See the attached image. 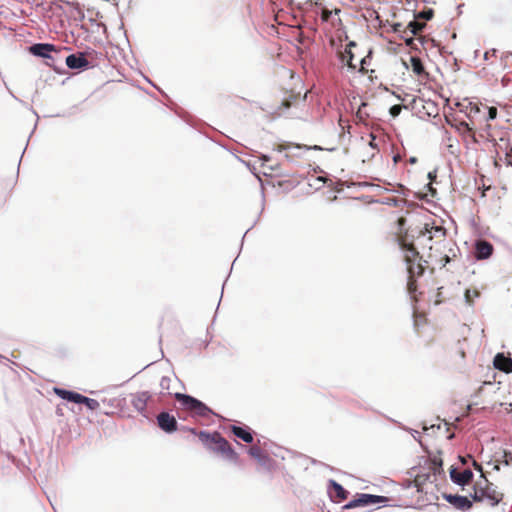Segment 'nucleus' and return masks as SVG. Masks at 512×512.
<instances>
[{
    "instance_id": "1",
    "label": "nucleus",
    "mask_w": 512,
    "mask_h": 512,
    "mask_svg": "<svg viewBox=\"0 0 512 512\" xmlns=\"http://www.w3.org/2000/svg\"><path fill=\"white\" fill-rule=\"evenodd\" d=\"M175 398L185 409L195 412L198 416L207 417L214 414L206 404L188 394L175 393Z\"/></svg>"
},
{
    "instance_id": "2",
    "label": "nucleus",
    "mask_w": 512,
    "mask_h": 512,
    "mask_svg": "<svg viewBox=\"0 0 512 512\" xmlns=\"http://www.w3.org/2000/svg\"><path fill=\"white\" fill-rule=\"evenodd\" d=\"M387 497L379 496V495H373V494H360L358 498L351 500L348 502L344 508L345 509H351L354 507L359 506H368V505H375L379 503H385L387 502Z\"/></svg>"
},
{
    "instance_id": "3",
    "label": "nucleus",
    "mask_w": 512,
    "mask_h": 512,
    "mask_svg": "<svg viewBox=\"0 0 512 512\" xmlns=\"http://www.w3.org/2000/svg\"><path fill=\"white\" fill-rule=\"evenodd\" d=\"M482 482L484 483L483 492L485 496V503L492 507L498 505L503 499V494L497 490V487L494 484L489 483L486 478H484Z\"/></svg>"
},
{
    "instance_id": "4",
    "label": "nucleus",
    "mask_w": 512,
    "mask_h": 512,
    "mask_svg": "<svg viewBox=\"0 0 512 512\" xmlns=\"http://www.w3.org/2000/svg\"><path fill=\"white\" fill-rule=\"evenodd\" d=\"M157 422L160 429L166 433H173L177 430V421L174 416L167 412H162L157 416Z\"/></svg>"
},
{
    "instance_id": "5",
    "label": "nucleus",
    "mask_w": 512,
    "mask_h": 512,
    "mask_svg": "<svg viewBox=\"0 0 512 512\" xmlns=\"http://www.w3.org/2000/svg\"><path fill=\"white\" fill-rule=\"evenodd\" d=\"M443 497L448 503L459 510L465 511L472 507V501L466 496L444 494Z\"/></svg>"
},
{
    "instance_id": "6",
    "label": "nucleus",
    "mask_w": 512,
    "mask_h": 512,
    "mask_svg": "<svg viewBox=\"0 0 512 512\" xmlns=\"http://www.w3.org/2000/svg\"><path fill=\"white\" fill-rule=\"evenodd\" d=\"M450 478L453 483L463 487L472 480L473 472L470 469H465L464 471L458 473L457 469L452 467L450 469Z\"/></svg>"
},
{
    "instance_id": "7",
    "label": "nucleus",
    "mask_w": 512,
    "mask_h": 512,
    "mask_svg": "<svg viewBox=\"0 0 512 512\" xmlns=\"http://www.w3.org/2000/svg\"><path fill=\"white\" fill-rule=\"evenodd\" d=\"M65 63L70 69H82L89 66V62L83 53L68 55L65 59Z\"/></svg>"
},
{
    "instance_id": "8",
    "label": "nucleus",
    "mask_w": 512,
    "mask_h": 512,
    "mask_svg": "<svg viewBox=\"0 0 512 512\" xmlns=\"http://www.w3.org/2000/svg\"><path fill=\"white\" fill-rule=\"evenodd\" d=\"M475 249V257L477 260L488 259L493 253V245L486 240L476 241Z\"/></svg>"
},
{
    "instance_id": "9",
    "label": "nucleus",
    "mask_w": 512,
    "mask_h": 512,
    "mask_svg": "<svg viewBox=\"0 0 512 512\" xmlns=\"http://www.w3.org/2000/svg\"><path fill=\"white\" fill-rule=\"evenodd\" d=\"M55 51V46L49 43H37L30 47V52L34 56L52 59L50 52Z\"/></svg>"
},
{
    "instance_id": "10",
    "label": "nucleus",
    "mask_w": 512,
    "mask_h": 512,
    "mask_svg": "<svg viewBox=\"0 0 512 512\" xmlns=\"http://www.w3.org/2000/svg\"><path fill=\"white\" fill-rule=\"evenodd\" d=\"M493 365L497 370L505 373L512 372V359L506 357L503 353H498L494 357Z\"/></svg>"
},
{
    "instance_id": "11",
    "label": "nucleus",
    "mask_w": 512,
    "mask_h": 512,
    "mask_svg": "<svg viewBox=\"0 0 512 512\" xmlns=\"http://www.w3.org/2000/svg\"><path fill=\"white\" fill-rule=\"evenodd\" d=\"M54 392L61 399L80 404L82 394H79V393L73 392V391H69L66 389H62V388H54Z\"/></svg>"
},
{
    "instance_id": "12",
    "label": "nucleus",
    "mask_w": 512,
    "mask_h": 512,
    "mask_svg": "<svg viewBox=\"0 0 512 512\" xmlns=\"http://www.w3.org/2000/svg\"><path fill=\"white\" fill-rule=\"evenodd\" d=\"M249 454L256 459L261 465H265L267 461L269 460L268 456L263 453L260 447L258 446H252L249 449Z\"/></svg>"
},
{
    "instance_id": "13",
    "label": "nucleus",
    "mask_w": 512,
    "mask_h": 512,
    "mask_svg": "<svg viewBox=\"0 0 512 512\" xmlns=\"http://www.w3.org/2000/svg\"><path fill=\"white\" fill-rule=\"evenodd\" d=\"M232 432L236 437L240 438L246 443H251L253 441L252 434L249 431L243 429L242 427L232 426Z\"/></svg>"
},
{
    "instance_id": "14",
    "label": "nucleus",
    "mask_w": 512,
    "mask_h": 512,
    "mask_svg": "<svg viewBox=\"0 0 512 512\" xmlns=\"http://www.w3.org/2000/svg\"><path fill=\"white\" fill-rule=\"evenodd\" d=\"M211 439L215 444H217V450L221 453L226 452V450L230 447L228 441L225 440L219 433H214Z\"/></svg>"
},
{
    "instance_id": "15",
    "label": "nucleus",
    "mask_w": 512,
    "mask_h": 512,
    "mask_svg": "<svg viewBox=\"0 0 512 512\" xmlns=\"http://www.w3.org/2000/svg\"><path fill=\"white\" fill-rule=\"evenodd\" d=\"M483 482L480 481L474 486L473 493L470 494L471 498L476 502H485V496L483 492Z\"/></svg>"
},
{
    "instance_id": "16",
    "label": "nucleus",
    "mask_w": 512,
    "mask_h": 512,
    "mask_svg": "<svg viewBox=\"0 0 512 512\" xmlns=\"http://www.w3.org/2000/svg\"><path fill=\"white\" fill-rule=\"evenodd\" d=\"M329 484L334 489L336 496L340 500H344L347 498L348 492L343 488V486L341 484H339L335 480H329Z\"/></svg>"
},
{
    "instance_id": "17",
    "label": "nucleus",
    "mask_w": 512,
    "mask_h": 512,
    "mask_svg": "<svg viewBox=\"0 0 512 512\" xmlns=\"http://www.w3.org/2000/svg\"><path fill=\"white\" fill-rule=\"evenodd\" d=\"M80 404H85L86 407L91 411H95L100 408V403L96 399L83 395L81 396Z\"/></svg>"
},
{
    "instance_id": "18",
    "label": "nucleus",
    "mask_w": 512,
    "mask_h": 512,
    "mask_svg": "<svg viewBox=\"0 0 512 512\" xmlns=\"http://www.w3.org/2000/svg\"><path fill=\"white\" fill-rule=\"evenodd\" d=\"M410 62H411V69L415 74L421 75L424 72L423 64L419 58L411 57Z\"/></svg>"
},
{
    "instance_id": "19",
    "label": "nucleus",
    "mask_w": 512,
    "mask_h": 512,
    "mask_svg": "<svg viewBox=\"0 0 512 512\" xmlns=\"http://www.w3.org/2000/svg\"><path fill=\"white\" fill-rule=\"evenodd\" d=\"M342 61L346 62L349 68L354 69L356 65L353 63V54L350 49H346L344 53L341 55Z\"/></svg>"
},
{
    "instance_id": "20",
    "label": "nucleus",
    "mask_w": 512,
    "mask_h": 512,
    "mask_svg": "<svg viewBox=\"0 0 512 512\" xmlns=\"http://www.w3.org/2000/svg\"><path fill=\"white\" fill-rule=\"evenodd\" d=\"M408 28L410 29V32L413 35H416L423 28V24H421V23H419L417 21H411L408 24Z\"/></svg>"
},
{
    "instance_id": "21",
    "label": "nucleus",
    "mask_w": 512,
    "mask_h": 512,
    "mask_svg": "<svg viewBox=\"0 0 512 512\" xmlns=\"http://www.w3.org/2000/svg\"><path fill=\"white\" fill-rule=\"evenodd\" d=\"M171 379L169 377H162L160 380V387L162 391H168L170 389Z\"/></svg>"
},
{
    "instance_id": "22",
    "label": "nucleus",
    "mask_w": 512,
    "mask_h": 512,
    "mask_svg": "<svg viewBox=\"0 0 512 512\" xmlns=\"http://www.w3.org/2000/svg\"><path fill=\"white\" fill-rule=\"evenodd\" d=\"M497 117V109L495 107L488 108L487 120H494Z\"/></svg>"
},
{
    "instance_id": "23",
    "label": "nucleus",
    "mask_w": 512,
    "mask_h": 512,
    "mask_svg": "<svg viewBox=\"0 0 512 512\" xmlns=\"http://www.w3.org/2000/svg\"><path fill=\"white\" fill-rule=\"evenodd\" d=\"M333 14V11H330L328 9H323L322 12H321V18L324 22H327L330 17L332 16Z\"/></svg>"
},
{
    "instance_id": "24",
    "label": "nucleus",
    "mask_w": 512,
    "mask_h": 512,
    "mask_svg": "<svg viewBox=\"0 0 512 512\" xmlns=\"http://www.w3.org/2000/svg\"><path fill=\"white\" fill-rule=\"evenodd\" d=\"M223 454H225L230 460H236L237 459V454L236 452L231 448V446L226 450V452H224Z\"/></svg>"
},
{
    "instance_id": "25",
    "label": "nucleus",
    "mask_w": 512,
    "mask_h": 512,
    "mask_svg": "<svg viewBox=\"0 0 512 512\" xmlns=\"http://www.w3.org/2000/svg\"><path fill=\"white\" fill-rule=\"evenodd\" d=\"M419 17L424 18L426 20H430L433 17V11L432 10L423 11V12L419 13Z\"/></svg>"
},
{
    "instance_id": "26",
    "label": "nucleus",
    "mask_w": 512,
    "mask_h": 512,
    "mask_svg": "<svg viewBox=\"0 0 512 512\" xmlns=\"http://www.w3.org/2000/svg\"><path fill=\"white\" fill-rule=\"evenodd\" d=\"M401 112V107L399 105H394L390 108V114L393 116V117H396L400 114Z\"/></svg>"
},
{
    "instance_id": "27",
    "label": "nucleus",
    "mask_w": 512,
    "mask_h": 512,
    "mask_svg": "<svg viewBox=\"0 0 512 512\" xmlns=\"http://www.w3.org/2000/svg\"><path fill=\"white\" fill-rule=\"evenodd\" d=\"M148 398L147 393L143 392L139 398L138 401L141 402V408H144L146 399Z\"/></svg>"
},
{
    "instance_id": "28",
    "label": "nucleus",
    "mask_w": 512,
    "mask_h": 512,
    "mask_svg": "<svg viewBox=\"0 0 512 512\" xmlns=\"http://www.w3.org/2000/svg\"><path fill=\"white\" fill-rule=\"evenodd\" d=\"M464 296H465V301H466V303L471 304V302H472V300H471V298H472V292H471V290L467 289V290L465 291V295H464Z\"/></svg>"
},
{
    "instance_id": "29",
    "label": "nucleus",
    "mask_w": 512,
    "mask_h": 512,
    "mask_svg": "<svg viewBox=\"0 0 512 512\" xmlns=\"http://www.w3.org/2000/svg\"><path fill=\"white\" fill-rule=\"evenodd\" d=\"M445 137L447 139L448 142H452L454 139H452V136L446 131L445 132ZM449 148H452L453 147V144L452 143H449L448 145Z\"/></svg>"
},
{
    "instance_id": "30",
    "label": "nucleus",
    "mask_w": 512,
    "mask_h": 512,
    "mask_svg": "<svg viewBox=\"0 0 512 512\" xmlns=\"http://www.w3.org/2000/svg\"><path fill=\"white\" fill-rule=\"evenodd\" d=\"M367 64V58L364 57L361 59L360 61V65H361V68H360V71H364L365 70V65Z\"/></svg>"
},
{
    "instance_id": "31",
    "label": "nucleus",
    "mask_w": 512,
    "mask_h": 512,
    "mask_svg": "<svg viewBox=\"0 0 512 512\" xmlns=\"http://www.w3.org/2000/svg\"><path fill=\"white\" fill-rule=\"evenodd\" d=\"M472 464H473V467H474L476 470H478V471L482 472V467H481V465H480V464H478L475 460H473Z\"/></svg>"
},
{
    "instance_id": "32",
    "label": "nucleus",
    "mask_w": 512,
    "mask_h": 512,
    "mask_svg": "<svg viewBox=\"0 0 512 512\" xmlns=\"http://www.w3.org/2000/svg\"><path fill=\"white\" fill-rule=\"evenodd\" d=\"M371 137H372V140L370 141V144H369V145H370L372 148H376V144H375V142H374L375 137H374L373 135H371Z\"/></svg>"
},
{
    "instance_id": "33",
    "label": "nucleus",
    "mask_w": 512,
    "mask_h": 512,
    "mask_svg": "<svg viewBox=\"0 0 512 512\" xmlns=\"http://www.w3.org/2000/svg\"><path fill=\"white\" fill-rule=\"evenodd\" d=\"M412 436H413V438H414V439H416V440H417V439H418V437H419V432H418V431H416V430H413V432H412Z\"/></svg>"
},
{
    "instance_id": "34",
    "label": "nucleus",
    "mask_w": 512,
    "mask_h": 512,
    "mask_svg": "<svg viewBox=\"0 0 512 512\" xmlns=\"http://www.w3.org/2000/svg\"><path fill=\"white\" fill-rule=\"evenodd\" d=\"M460 125L462 127H465L467 130H471V128L469 127L468 123H466V122H461Z\"/></svg>"
},
{
    "instance_id": "35",
    "label": "nucleus",
    "mask_w": 512,
    "mask_h": 512,
    "mask_svg": "<svg viewBox=\"0 0 512 512\" xmlns=\"http://www.w3.org/2000/svg\"><path fill=\"white\" fill-rule=\"evenodd\" d=\"M204 437H205V438H209V437H210V435H209V434H207V433H205V432H201V433H200V438H201V439H203Z\"/></svg>"
},
{
    "instance_id": "36",
    "label": "nucleus",
    "mask_w": 512,
    "mask_h": 512,
    "mask_svg": "<svg viewBox=\"0 0 512 512\" xmlns=\"http://www.w3.org/2000/svg\"><path fill=\"white\" fill-rule=\"evenodd\" d=\"M408 252H409L412 256H414L415 254H417V252L415 251V249H414V248H409V249H408Z\"/></svg>"
},
{
    "instance_id": "37",
    "label": "nucleus",
    "mask_w": 512,
    "mask_h": 512,
    "mask_svg": "<svg viewBox=\"0 0 512 512\" xmlns=\"http://www.w3.org/2000/svg\"><path fill=\"white\" fill-rule=\"evenodd\" d=\"M401 27V24H395L394 25V31H399V28Z\"/></svg>"
},
{
    "instance_id": "38",
    "label": "nucleus",
    "mask_w": 512,
    "mask_h": 512,
    "mask_svg": "<svg viewBox=\"0 0 512 512\" xmlns=\"http://www.w3.org/2000/svg\"><path fill=\"white\" fill-rule=\"evenodd\" d=\"M135 406H136L138 409H142V408H141V402H139V401H138L137 403H135Z\"/></svg>"
},
{
    "instance_id": "39",
    "label": "nucleus",
    "mask_w": 512,
    "mask_h": 512,
    "mask_svg": "<svg viewBox=\"0 0 512 512\" xmlns=\"http://www.w3.org/2000/svg\"><path fill=\"white\" fill-rule=\"evenodd\" d=\"M460 460H461V462H462L463 464H466V463H467V461H466V459H465L464 457H461V456H460Z\"/></svg>"
},
{
    "instance_id": "40",
    "label": "nucleus",
    "mask_w": 512,
    "mask_h": 512,
    "mask_svg": "<svg viewBox=\"0 0 512 512\" xmlns=\"http://www.w3.org/2000/svg\"><path fill=\"white\" fill-rule=\"evenodd\" d=\"M262 159H263L264 161H268V160H269V157H268V156H266V155H262Z\"/></svg>"
},
{
    "instance_id": "41",
    "label": "nucleus",
    "mask_w": 512,
    "mask_h": 512,
    "mask_svg": "<svg viewBox=\"0 0 512 512\" xmlns=\"http://www.w3.org/2000/svg\"><path fill=\"white\" fill-rule=\"evenodd\" d=\"M355 45H356V44H355V42H350V43L348 44V47H353V46H355Z\"/></svg>"
},
{
    "instance_id": "42",
    "label": "nucleus",
    "mask_w": 512,
    "mask_h": 512,
    "mask_svg": "<svg viewBox=\"0 0 512 512\" xmlns=\"http://www.w3.org/2000/svg\"><path fill=\"white\" fill-rule=\"evenodd\" d=\"M410 162L411 163H415L416 162V158L415 157L410 158Z\"/></svg>"
},
{
    "instance_id": "43",
    "label": "nucleus",
    "mask_w": 512,
    "mask_h": 512,
    "mask_svg": "<svg viewBox=\"0 0 512 512\" xmlns=\"http://www.w3.org/2000/svg\"><path fill=\"white\" fill-rule=\"evenodd\" d=\"M484 57H485V59H488L489 58V52H486Z\"/></svg>"
},
{
    "instance_id": "44",
    "label": "nucleus",
    "mask_w": 512,
    "mask_h": 512,
    "mask_svg": "<svg viewBox=\"0 0 512 512\" xmlns=\"http://www.w3.org/2000/svg\"><path fill=\"white\" fill-rule=\"evenodd\" d=\"M334 12H335V14H338L340 12V10L336 9Z\"/></svg>"
}]
</instances>
